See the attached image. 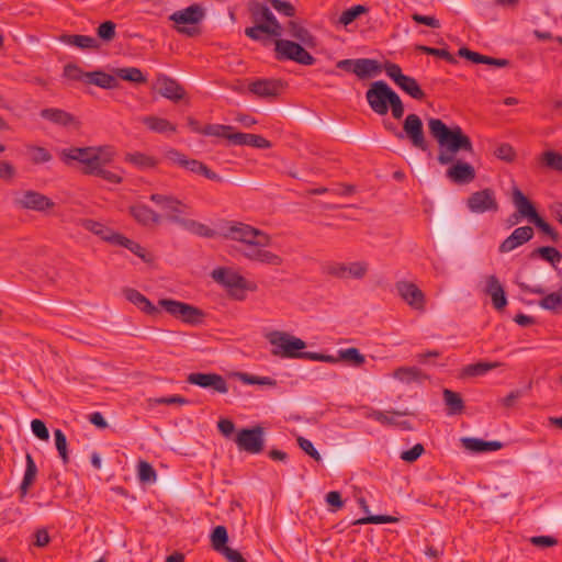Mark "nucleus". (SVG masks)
<instances>
[{"mask_svg":"<svg viewBox=\"0 0 562 562\" xmlns=\"http://www.w3.org/2000/svg\"><path fill=\"white\" fill-rule=\"evenodd\" d=\"M428 128L438 144L437 161L442 166H450L446 171L447 178L456 184L472 182L476 177L474 167L467 161L457 159L459 153L474 154L471 138L461 126H448L440 119H429Z\"/></svg>","mask_w":562,"mask_h":562,"instance_id":"nucleus-1","label":"nucleus"},{"mask_svg":"<svg viewBox=\"0 0 562 562\" xmlns=\"http://www.w3.org/2000/svg\"><path fill=\"white\" fill-rule=\"evenodd\" d=\"M115 156L116 151L110 145L70 147L59 153V158L66 165L78 161L83 166L85 175L97 176L110 183L117 184L122 182V177L105 168L114 160Z\"/></svg>","mask_w":562,"mask_h":562,"instance_id":"nucleus-2","label":"nucleus"},{"mask_svg":"<svg viewBox=\"0 0 562 562\" xmlns=\"http://www.w3.org/2000/svg\"><path fill=\"white\" fill-rule=\"evenodd\" d=\"M224 237L243 244L245 248L241 255L250 261L273 267L283 263L281 256L267 249L271 245V237L263 231L236 222L226 228Z\"/></svg>","mask_w":562,"mask_h":562,"instance_id":"nucleus-3","label":"nucleus"},{"mask_svg":"<svg viewBox=\"0 0 562 562\" xmlns=\"http://www.w3.org/2000/svg\"><path fill=\"white\" fill-rule=\"evenodd\" d=\"M212 279L225 288L227 294L237 301L246 297L247 291H255L256 284L249 282L233 268H216L211 272Z\"/></svg>","mask_w":562,"mask_h":562,"instance_id":"nucleus-4","label":"nucleus"},{"mask_svg":"<svg viewBox=\"0 0 562 562\" xmlns=\"http://www.w3.org/2000/svg\"><path fill=\"white\" fill-rule=\"evenodd\" d=\"M205 18V10L198 3L173 12L169 20L175 23V30L183 35L193 37L200 34L198 24Z\"/></svg>","mask_w":562,"mask_h":562,"instance_id":"nucleus-5","label":"nucleus"},{"mask_svg":"<svg viewBox=\"0 0 562 562\" xmlns=\"http://www.w3.org/2000/svg\"><path fill=\"white\" fill-rule=\"evenodd\" d=\"M266 338L273 347L271 353L279 358H300L301 351L306 347L304 340L286 331L273 330Z\"/></svg>","mask_w":562,"mask_h":562,"instance_id":"nucleus-6","label":"nucleus"},{"mask_svg":"<svg viewBox=\"0 0 562 562\" xmlns=\"http://www.w3.org/2000/svg\"><path fill=\"white\" fill-rule=\"evenodd\" d=\"M158 304L168 314L189 325L196 326L202 324L205 319V313L203 310L184 302L171 299H161Z\"/></svg>","mask_w":562,"mask_h":562,"instance_id":"nucleus-7","label":"nucleus"},{"mask_svg":"<svg viewBox=\"0 0 562 562\" xmlns=\"http://www.w3.org/2000/svg\"><path fill=\"white\" fill-rule=\"evenodd\" d=\"M278 59H289L301 65H313L315 58L303 47L301 43L279 38L276 41Z\"/></svg>","mask_w":562,"mask_h":562,"instance_id":"nucleus-8","label":"nucleus"},{"mask_svg":"<svg viewBox=\"0 0 562 562\" xmlns=\"http://www.w3.org/2000/svg\"><path fill=\"white\" fill-rule=\"evenodd\" d=\"M395 91L386 82L380 80L371 83L366 93V99L372 109L379 115H385L389 111V102Z\"/></svg>","mask_w":562,"mask_h":562,"instance_id":"nucleus-9","label":"nucleus"},{"mask_svg":"<svg viewBox=\"0 0 562 562\" xmlns=\"http://www.w3.org/2000/svg\"><path fill=\"white\" fill-rule=\"evenodd\" d=\"M370 270L369 262L364 260L351 262H335L326 268L328 276L337 279L362 280Z\"/></svg>","mask_w":562,"mask_h":562,"instance_id":"nucleus-10","label":"nucleus"},{"mask_svg":"<svg viewBox=\"0 0 562 562\" xmlns=\"http://www.w3.org/2000/svg\"><path fill=\"white\" fill-rule=\"evenodd\" d=\"M248 10L255 23L268 27L267 34L274 37L282 35V26L270 9L257 1L248 3Z\"/></svg>","mask_w":562,"mask_h":562,"instance_id":"nucleus-11","label":"nucleus"},{"mask_svg":"<svg viewBox=\"0 0 562 562\" xmlns=\"http://www.w3.org/2000/svg\"><path fill=\"white\" fill-rule=\"evenodd\" d=\"M384 70L386 75L412 98L416 100H423L425 98V92L422 90L416 79L404 75L397 64L385 63Z\"/></svg>","mask_w":562,"mask_h":562,"instance_id":"nucleus-12","label":"nucleus"},{"mask_svg":"<svg viewBox=\"0 0 562 562\" xmlns=\"http://www.w3.org/2000/svg\"><path fill=\"white\" fill-rule=\"evenodd\" d=\"M263 428L260 426H256L250 429L244 428L238 431L235 441L239 450L251 454H257L263 450Z\"/></svg>","mask_w":562,"mask_h":562,"instance_id":"nucleus-13","label":"nucleus"},{"mask_svg":"<svg viewBox=\"0 0 562 562\" xmlns=\"http://www.w3.org/2000/svg\"><path fill=\"white\" fill-rule=\"evenodd\" d=\"M467 206L472 213L476 214L498 211V202L495 192L490 188L470 194L467 200Z\"/></svg>","mask_w":562,"mask_h":562,"instance_id":"nucleus-14","label":"nucleus"},{"mask_svg":"<svg viewBox=\"0 0 562 562\" xmlns=\"http://www.w3.org/2000/svg\"><path fill=\"white\" fill-rule=\"evenodd\" d=\"M412 145L425 151L428 148V143L424 133L423 122L417 114H408L403 123V132Z\"/></svg>","mask_w":562,"mask_h":562,"instance_id":"nucleus-15","label":"nucleus"},{"mask_svg":"<svg viewBox=\"0 0 562 562\" xmlns=\"http://www.w3.org/2000/svg\"><path fill=\"white\" fill-rule=\"evenodd\" d=\"M14 203L20 209L37 212H45L55 206V203L48 196L34 190L22 192V194L14 200Z\"/></svg>","mask_w":562,"mask_h":562,"instance_id":"nucleus-16","label":"nucleus"},{"mask_svg":"<svg viewBox=\"0 0 562 562\" xmlns=\"http://www.w3.org/2000/svg\"><path fill=\"white\" fill-rule=\"evenodd\" d=\"M395 286L398 295L413 310L418 312L425 311V294L415 283L408 281H398Z\"/></svg>","mask_w":562,"mask_h":562,"instance_id":"nucleus-17","label":"nucleus"},{"mask_svg":"<svg viewBox=\"0 0 562 562\" xmlns=\"http://www.w3.org/2000/svg\"><path fill=\"white\" fill-rule=\"evenodd\" d=\"M187 381L200 387L212 389L217 393L224 394L228 392L226 380L217 373L193 372L188 375Z\"/></svg>","mask_w":562,"mask_h":562,"instance_id":"nucleus-18","label":"nucleus"},{"mask_svg":"<svg viewBox=\"0 0 562 562\" xmlns=\"http://www.w3.org/2000/svg\"><path fill=\"white\" fill-rule=\"evenodd\" d=\"M155 87L159 94L172 102H178L186 98V89L175 79L159 75L156 79Z\"/></svg>","mask_w":562,"mask_h":562,"instance_id":"nucleus-19","label":"nucleus"},{"mask_svg":"<svg viewBox=\"0 0 562 562\" xmlns=\"http://www.w3.org/2000/svg\"><path fill=\"white\" fill-rule=\"evenodd\" d=\"M533 228L530 226H521L516 228L501 245L499 252L506 254L513 251L519 246L526 244L533 237Z\"/></svg>","mask_w":562,"mask_h":562,"instance_id":"nucleus-20","label":"nucleus"},{"mask_svg":"<svg viewBox=\"0 0 562 562\" xmlns=\"http://www.w3.org/2000/svg\"><path fill=\"white\" fill-rule=\"evenodd\" d=\"M283 83L273 79H259L249 83L248 89L258 98L269 99L280 94Z\"/></svg>","mask_w":562,"mask_h":562,"instance_id":"nucleus-21","label":"nucleus"},{"mask_svg":"<svg viewBox=\"0 0 562 562\" xmlns=\"http://www.w3.org/2000/svg\"><path fill=\"white\" fill-rule=\"evenodd\" d=\"M150 200L167 212V220L168 215H178L181 217V215L184 214L186 210L188 209L184 203L172 195L155 193L150 195Z\"/></svg>","mask_w":562,"mask_h":562,"instance_id":"nucleus-22","label":"nucleus"},{"mask_svg":"<svg viewBox=\"0 0 562 562\" xmlns=\"http://www.w3.org/2000/svg\"><path fill=\"white\" fill-rule=\"evenodd\" d=\"M484 292L491 296L493 306L501 311L507 305V299L502 283L496 276L486 278V286Z\"/></svg>","mask_w":562,"mask_h":562,"instance_id":"nucleus-23","label":"nucleus"},{"mask_svg":"<svg viewBox=\"0 0 562 562\" xmlns=\"http://www.w3.org/2000/svg\"><path fill=\"white\" fill-rule=\"evenodd\" d=\"M512 200L517 210V213L532 222L539 216L532 203L525 196L521 190L517 187L513 188Z\"/></svg>","mask_w":562,"mask_h":562,"instance_id":"nucleus-24","label":"nucleus"},{"mask_svg":"<svg viewBox=\"0 0 562 562\" xmlns=\"http://www.w3.org/2000/svg\"><path fill=\"white\" fill-rule=\"evenodd\" d=\"M229 142L234 145H246L261 149H268L272 146L271 143L263 136L248 133H235L229 137Z\"/></svg>","mask_w":562,"mask_h":562,"instance_id":"nucleus-25","label":"nucleus"},{"mask_svg":"<svg viewBox=\"0 0 562 562\" xmlns=\"http://www.w3.org/2000/svg\"><path fill=\"white\" fill-rule=\"evenodd\" d=\"M130 213L136 222L145 226L161 222V215L144 204L131 206Z\"/></svg>","mask_w":562,"mask_h":562,"instance_id":"nucleus-26","label":"nucleus"},{"mask_svg":"<svg viewBox=\"0 0 562 562\" xmlns=\"http://www.w3.org/2000/svg\"><path fill=\"white\" fill-rule=\"evenodd\" d=\"M80 225L91 232L92 234L99 236L102 240L110 241L112 244L115 243L117 233L113 232L111 228L105 226L104 224L90 220V218H83L80 221Z\"/></svg>","mask_w":562,"mask_h":562,"instance_id":"nucleus-27","label":"nucleus"},{"mask_svg":"<svg viewBox=\"0 0 562 562\" xmlns=\"http://www.w3.org/2000/svg\"><path fill=\"white\" fill-rule=\"evenodd\" d=\"M462 446L474 453H481L486 451H496L503 447L499 441H484L479 438L465 437L461 439Z\"/></svg>","mask_w":562,"mask_h":562,"instance_id":"nucleus-28","label":"nucleus"},{"mask_svg":"<svg viewBox=\"0 0 562 562\" xmlns=\"http://www.w3.org/2000/svg\"><path fill=\"white\" fill-rule=\"evenodd\" d=\"M124 295L126 300L136 305L140 311L148 315H155L158 313V308L140 292L135 289H125Z\"/></svg>","mask_w":562,"mask_h":562,"instance_id":"nucleus-29","label":"nucleus"},{"mask_svg":"<svg viewBox=\"0 0 562 562\" xmlns=\"http://www.w3.org/2000/svg\"><path fill=\"white\" fill-rule=\"evenodd\" d=\"M393 376L404 384L420 383L428 378L417 367H400L393 372Z\"/></svg>","mask_w":562,"mask_h":562,"instance_id":"nucleus-30","label":"nucleus"},{"mask_svg":"<svg viewBox=\"0 0 562 562\" xmlns=\"http://www.w3.org/2000/svg\"><path fill=\"white\" fill-rule=\"evenodd\" d=\"M288 32L289 34L297 40L302 45L314 48L316 46V38L311 34V32L301 25L296 21L288 22Z\"/></svg>","mask_w":562,"mask_h":562,"instance_id":"nucleus-31","label":"nucleus"},{"mask_svg":"<svg viewBox=\"0 0 562 562\" xmlns=\"http://www.w3.org/2000/svg\"><path fill=\"white\" fill-rule=\"evenodd\" d=\"M87 82L100 87L102 89H115L119 87V80L116 77L106 74L102 70H95L87 72Z\"/></svg>","mask_w":562,"mask_h":562,"instance_id":"nucleus-32","label":"nucleus"},{"mask_svg":"<svg viewBox=\"0 0 562 562\" xmlns=\"http://www.w3.org/2000/svg\"><path fill=\"white\" fill-rule=\"evenodd\" d=\"M59 41L67 44L72 45L81 49H97L99 48V43L94 37L88 35H78V34H63L59 36Z\"/></svg>","mask_w":562,"mask_h":562,"instance_id":"nucleus-33","label":"nucleus"},{"mask_svg":"<svg viewBox=\"0 0 562 562\" xmlns=\"http://www.w3.org/2000/svg\"><path fill=\"white\" fill-rule=\"evenodd\" d=\"M168 221L180 224L199 236H214V232L210 227L193 220H184L178 215H168Z\"/></svg>","mask_w":562,"mask_h":562,"instance_id":"nucleus-34","label":"nucleus"},{"mask_svg":"<svg viewBox=\"0 0 562 562\" xmlns=\"http://www.w3.org/2000/svg\"><path fill=\"white\" fill-rule=\"evenodd\" d=\"M381 70L380 65L374 59L369 58H359L355 59V67L352 68V72L358 76L360 79L370 77L374 74H378Z\"/></svg>","mask_w":562,"mask_h":562,"instance_id":"nucleus-35","label":"nucleus"},{"mask_svg":"<svg viewBox=\"0 0 562 562\" xmlns=\"http://www.w3.org/2000/svg\"><path fill=\"white\" fill-rule=\"evenodd\" d=\"M142 121L150 131L156 133L167 134L177 132V126L162 117L149 115L145 116Z\"/></svg>","mask_w":562,"mask_h":562,"instance_id":"nucleus-36","label":"nucleus"},{"mask_svg":"<svg viewBox=\"0 0 562 562\" xmlns=\"http://www.w3.org/2000/svg\"><path fill=\"white\" fill-rule=\"evenodd\" d=\"M26 469L20 485V494L21 498H23L27 493L30 487L33 485L36 475H37V467L30 453L25 456Z\"/></svg>","mask_w":562,"mask_h":562,"instance_id":"nucleus-37","label":"nucleus"},{"mask_svg":"<svg viewBox=\"0 0 562 562\" xmlns=\"http://www.w3.org/2000/svg\"><path fill=\"white\" fill-rule=\"evenodd\" d=\"M41 116L63 126H68L76 122L74 115L60 109H44L41 111Z\"/></svg>","mask_w":562,"mask_h":562,"instance_id":"nucleus-38","label":"nucleus"},{"mask_svg":"<svg viewBox=\"0 0 562 562\" xmlns=\"http://www.w3.org/2000/svg\"><path fill=\"white\" fill-rule=\"evenodd\" d=\"M442 395L449 415H458L463 412L464 403L459 393L445 389Z\"/></svg>","mask_w":562,"mask_h":562,"instance_id":"nucleus-39","label":"nucleus"},{"mask_svg":"<svg viewBox=\"0 0 562 562\" xmlns=\"http://www.w3.org/2000/svg\"><path fill=\"white\" fill-rule=\"evenodd\" d=\"M114 244L130 249L133 254H135L137 257H139L140 259H143L146 262H149L153 260L151 255L148 254L144 247H142L138 243H135L132 239H128L127 237H125L121 234L117 235Z\"/></svg>","mask_w":562,"mask_h":562,"instance_id":"nucleus-40","label":"nucleus"},{"mask_svg":"<svg viewBox=\"0 0 562 562\" xmlns=\"http://www.w3.org/2000/svg\"><path fill=\"white\" fill-rule=\"evenodd\" d=\"M499 366L498 362H477L464 367L460 373V378H472L483 375L492 369Z\"/></svg>","mask_w":562,"mask_h":562,"instance_id":"nucleus-41","label":"nucleus"},{"mask_svg":"<svg viewBox=\"0 0 562 562\" xmlns=\"http://www.w3.org/2000/svg\"><path fill=\"white\" fill-rule=\"evenodd\" d=\"M541 166L558 172H562V154L554 150L543 151L539 156Z\"/></svg>","mask_w":562,"mask_h":562,"instance_id":"nucleus-42","label":"nucleus"},{"mask_svg":"<svg viewBox=\"0 0 562 562\" xmlns=\"http://www.w3.org/2000/svg\"><path fill=\"white\" fill-rule=\"evenodd\" d=\"M125 160L139 169H149L157 165V160L154 157L139 151L126 154Z\"/></svg>","mask_w":562,"mask_h":562,"instance_id":"nucleus-43","label":"nucleus"},{"mask_svg":"<svg viewBox=\"0 0 562 562\" xmlns=\"http://www.w3.org/2000/svg\"><path fill=\"white\" fill-rule=\"evenodd\" d=\"M26 155L34 165L45 164L52 160V154L44 147L29 144L25 146Z\"/></svg>","mask_w":562,"mask_h":562,"instance_id":"nucleus-44","label":"nucleus"},{"mask_svg":"<svg viewBox=\"0 0 562 562\" xmlns=\"http://www.w3.org/2000/svg\"><path fill=\"white\" fill-rule=\"evenodd\" d=\"M186 169L204 176L206 179L213 180V181H222V178L214 171H212L202 161L195 160V159H188L184 166Z\"/></svg>","mask_w":562,"mask_h":562,"instance_id":"nucleus-45","label":"nucleus"},{"mask_svg":"<svg viewBox=\"0 0 562 562\" xmlns=\"http://www.w3.org/2000/svg\"><path fill=\"white\" fill-rule=\"evenodd\" d=\"M115 75L125 81L134 83H145L147 81L142 70L136 67L117 68L115 69Z\"/></svg>","mask_w":562,"mask_h":562,"instance_id":"nucleus-46","label":"nucleus"},{"mask_svg":"<svg viewBox=\"0 0 562 562\" xmlns=\"http://www.w3.org/2000/svg\"><path fill=\"white\" fill-rule=\"evenodd\" d=\"M233 126L222 124H207L203 127L202 134L207 136L223 137L229 140V137L234 135Z\"/></svg>","mask_w":562,"mask_h":562,"instance_id":"nucleus-47","label":"nucleus"},{"mask_svg":"<svg viewBox=\"0 0 562 562\" xmlns=\"http://www.w3.org/2000/svg\"><path fill=\"white\" fill-rule=\"evenodd\" d=\"M340 361L360 367L366 362L364 356L355 347L339 350Z\"/></svg>","mask_w":562,"mask_h":562,"instance_id":"nucleus-48","label":"nucleus"},{"mask_svg":"<svg viewBox=\"0 0 562 562\" xmlns=\"http://www.w3.org/2000/svg\"><path fill=\"white\" fill-rule=\"evenodd\" d=\"M227 540H228V535H227L226 528L224 526L215 527L211 535L212 548L216 552H220L227 547L226 546Z\"/></svg>","mask_w":562,"mask_h":562,"instance_id":"nucleus-49","label":"nucleus"},{"mask_svg":"<svg viewBox=\"0 0 562 562\" xmlns=\"http://www.w3.org/2000/svg\"><path fill=\"white\" fill-rule=\"evenodd\" d=\"M368 11L369 9L366 5H353L341 13V15L339 16V23L342 24L344 26H347L350 23H352L356 19H358L361 14H364Z\"/></svg>","mask_w":562,"mask_h":562,"instance_id":"nucleus-50","label":"nucleus"},{"mask_svg":"<svg viewBox=\"0 0 562 562\" xmlns=\"http://www.w3.org/2000/svg\"><path fill=\"white\" fill-rule=\"evenodd\" d=\"M539 305L542 308L552 311V312L562 310V294L560 292H553V293L547 294L539 302Z\"/></svg>","mask_w":562,"mask_h":562,"instance_id":"nucleus-51","label":"nucleus"},{"mask_svg":"<svg viewBox=\"0 0 562 562\" xmlns=\"http://www.w3.org/2000/svg\"><path fill=\"white\" fill-rule=\"evenodd\" d=\"M138 479L143 483H153L157 480V473L147 461L140 460L138 462Z\"/></svg>","mask_w":562,"mask_h":562,"instance_id":"nucleus-52","label":"nucleus"},{"mask_svg":"<svg viewBox=\"0 0 562 562\" xmlns=\"http://www.w3.org/2000/svg\"><path fill=\"white\" fill-rule=\"evenodd\" d=\"M406 412H397V411H374L372 413V418H374L376 422L384 424V425H396L397 422L395 419L396 416H403L406 415Z\"/></svg>","mask_w":562,"mask_h":562,"instance_id":"nucleus-53","label":"nucleus"},{"mask_svg":"<svg viewBox=\"0 0 562 562\" xmlns=\"http://www.w3.org/2000/svg\"><path fill=\"white\" fill-rule=\"evenodd\" d=\"M539 255L542 259L551 262L552 265L559 262L562 258L560 251L554 247L543 246L532 251L531 256Z\"/></svg>","mask_w":562,"mask_h":562,"instance_id":"nucleus-54","label":"nucleus"},{"mask_svg":"<svg viewBox=\"0 0 562 562\" xmlns=\"http://www.w3.org/2000/svg\"><path fill=\"white\" fill-rule=\"evenodd\" d=\"M56 449L65 464L69 462L67 438L60 429L54 431Z\"/></svg>","mask_w":562,"mask_h":562,"instance_id":"nucleus-55","label":"nucleus"},{"mask_svg":"<svg viewBox=\"0 0 562 562\" xmlns=\"http://www.w3.org/2000/svg\"><path fill=\"white\" fill-rule=\"evenodd\" d=\"M115 29L116 25L114 22L105 21L98 26L97 34L102 41L111 42L116 35Z\"/></svg>","mask_w":562,"mask_h":562,"instance_id":"nucleus-56","label":"nucleus"},{"mask_svg":"<svg viewBox=\"0 0 562 562\" xmlns=\"http://www.w3.org/2000/svg\"><path fill=\"white\" fill-rule=\"evenodd\" d=\"M398 519L387 515H372L357 519L353 525H367V524H387L396 522Z\"/></svg>","mask_w":562,"mask_h":562,"instance_id":"nucleus-57","label":"nucleus"},{"mask_svg":"<svg viewBox=\"0 0 562 562\" xmlns=\"http://www.w3.org/2000/svg\"><path fill=\"white\" fill-rule=\"evenodd\" d=\"M494 155L506 162H513L516 158L515 149L507 143L501 144L496 147Z\"/></svg>","mask_w":562,"mask_h":562,"instance_id":"nucleus-58","label":"nucleus"},{"mask_svg":"<svg viewBox=\"0 0 562 562\" xmlns=\"http://www.w3.org/2000/svg\"><path fill=\"white\" fill-rule=\"evenodd\" d=\"M271 5L280 13L288 18H293L296 14L294 5L285 0H269Z\"/></svg>","mask_w":562,"mask_h":562,"instance_id":"nucleus-59","label":"nucleus"},{"mask_svg":"<svg viewBox=\"0 0 562 562\" xmlns=\"http://www.w3.org/2000/svg\"><path fill=\"white\" fill-rule=\"evenodd\" d=\"M296 441H297L299 447L307 456H310L312 459H314L316 462H319L322 460V457H321L319 452L315 449V447L312 443V441H310L308 439H306V438H304L302 436H299L296 438Z\"/></svg>","mask_w":562,"mask_h":562,"instance_id":"nucleus-60","label":"nucleus"},{"mask_svg":"<svg viewBox=\"0 0 562 562\" xmlns=\"http://www.w3.org/2000/svg\"><path fill=\"white\" fill-rule=\"evenodd\" d=\"M86 75H87V72L82 71L75 64H67L64 67V77H66L70 80L80 81L82 79H86Z\"/></svg>","mask_w":562,"mask_h":562,"instance_id":"nucleus-61","label":"nucleus"},{"mask_svg":"<svg viewBox=\"0 0 562 562\" xmlns=\"http://www.w3.org/2000/svg\"><path fill=\"white\" fill-rule=\"evenodd\" d=\"M424 446L422 443H416L412 449L403 451L401 453V459L406 462H414L424 453Z\"/></svg>","mask_w":562,"mask_h":562,"instance_id":"nucleus-62","label":"nucleus"},{"mask_svg":"<svg viewBox=\"0 0 562 562\" xmlns=\"http://www.w3.org/2000/svg\"><path fill=\"white\" fill-rule=\"evenodd\" d=\"M531 223H533L539 229L547 234L553 241H558L559 234L541 216H538Z\"/></svg>","mask_w":562,"mask_h":562,"instance_id":"nucleus-63","label":"nucleus"},{"mask_svg":"<svg viewBox=\"0 0 562 562\" xmlns=\"http://www.w3.org/2000/svg\"><path fill=\"white\" fill-rule=\"evenodd\" d=\"M31 428H32L33 434L38 439L48 440L49 432H48V429H47L46 425L44 424V422H42L41 419H34L31 423Z\"/></svg>","mask_w":562,"mask_h":562,"instance_id":"nucleus-64","label":"nucleus"}]
</instances>
